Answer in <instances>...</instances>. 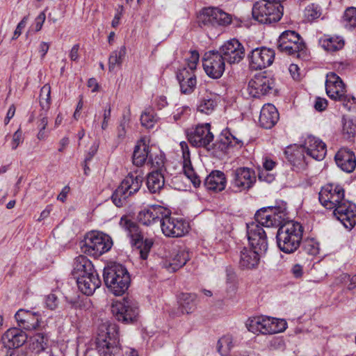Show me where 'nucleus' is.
<instances>
[{
  "label": "nucleus",
  "instance_id": "de8ad7c7",
  "mask_svg": "<svg viewBox=\"0 0 356 356\" xmlns=\"http://www.w3.org/2000/svg\"><path fill=\"white\" fill-rule=\"evenodd\" d=\"M232 347V339L230 336H224L218 341L217 350L222 356L227 355Z\"/></svg>",
  "mask_w": 356,
  "mask_h": 356
},
{
  "label": "nucleus",
  "instance_id": "dca6fc26",
  "mask_svg": "<svg viewBox=\"0 0 356 356\" xmlns=\"http://www.w3.org/2000/svg\"><path fill=\"white\" fill-rule=\"evenodd\" d=\"M160 224L166 236L181 237L188 232V223L181 218L172 217L170 210L168 215L163 216Z\"/></svg>",
  "mask_w": 356,
  "mask_h": 356
},
{
  "label": "nucleus",
  "instance_id": "6e6d98bb",
  "mask_svg": "<svg viewBox=\"0 0 356 356\" xmlns=\"http://www.w3.org/2000/svg\"><path fill=\"white\" fill-rule=\"evenodd\" d=\"M190 54V57L186 59L188 66L186 68L189 70V72H194V70L196 69V66L199 60V54L196 51H191Z\"/></svg>",
  "mask_w": 356,
  "mask_h": 356
},
{
  "label": "nucleus",
  "instance_id": "0eeeda50",
  "mask_svg": "<svg viewBox=\"0 0 356 356\" xmlns=\"http://www.w3.org/2000/svg\"><path fill=\"white\" fill-rule=\"evenodd\" d=\"M113 245L111 237L102 232H91L85 237L81 245L82 251L94 257H98L108 252Z\"/></svg>",
  "mask_w": 356,
  "mask_h": 356
},
{
  "label": "nucleus",
  "instance_id": "ea45409f",
  "mask_svg": "<svg viewBox=\"0 0 356 356\" xmlns=\"http://www.w3.org/2000/svg\"><path fill=\"white\" fill-rule=\"evenodd\" d=\"M126 55V47H120L119 49L113 51L108 58V70L113 72L118 68H120L123 59Z\"/></svg>",
  "mask_w": 356,
  "mask_h": 356
},
{
  "label": "nucleus",
  "instance_id": "f704fd0d",
  "mask_svg": "<svg viewBox=\"0 0 356 356\" xmlns=\"http://www.w3.org/2000/svg\"><path fill=\"white\" fill-rule=\"evenodd\" d=\"M264 254L252 248H243L241 252L240 266L247 269L255 268L259 264L260 257Z\"/></svg>",
  "mask_w": 356,
  "mask_h": 356
},
{
  "label": "nucleus",
  "instance_id": "09e8293b",
  "mask_svg": "<svg viewBox=\"0 0 356 356\" xmlns=\"http://www.w3.org/2000/svg\"><path fill=\"white\" fill-rule=\"evenodd\" d=\"M216 106V102L209 96L204 97L200 102L197 110L205 114H210Z\"/></svg>",
  "mask_w": 356,
  "mask_h": 356
},
{
  "label": "nucleus",
  "instance_id": "412c9836",
  "mask_svg": "<svg viewBox=\"0 0 356 356\" xmlns=\"http://www.w3.org/2000/svg\"><path fill=\"white\" fill-rule=\"evenodd\" d=\"M250 65L252 69L261 70L270 66L275 58V51L269 48H256L249 55Z\"/></svg>",
  "mask_w": 356,
  "mask_h": 356
},
{
  "label": "nucleus",
  "instance_id": "4d7b16f0",
  "mask_svg": "<svg viewBox=\"0 0 356 356\" xmlns=\"http://www.w3.org/2000/svg\"><path fill=\"white\" fill-rule=\"evenodd\" d=\"M129 118L125 115L122 117V119L120 121V125L118 127V138L120 140L124 138L126 135V129L129 125Z\"/></svg>",
  "mask_w": 356,
  "mask_h": 356
},
{
  "label": "nucleus",
  "instance_id": "bf43d9fd",
  "mask_svg": "<svg viewBox=\"0 0 356 356\" xmlns=\"http://www.w3.org/2000/svg\"><path fill=\"white\" fill-rule=\"evenodd\" d=\"M49 111H44L41 110L40 113L39 114L38 117V128H42L46 129L47 124H48V118H47V113Z\"/></svg>",
  "mask_w": 356,
  "mask_h": 356
},
{
  "label": "nucleus",
  "instance_id": "8fccbe9b",
  "mask_svg": "<svg viewBox=\"0 0 356 356\" xmlns=\"http://www.w3.org/2000/svg\"><path fill=\"white\" fill-rule=\"evenodd\" d=\"M322 13L321 8L314 3L308 5L304 11V16L309 22H312L321 17Z\"/></svg>",
  "mask_w": 356,
  "mask_h": 356
},
{
  "label": "nucleus",
  "instance_id": "4be33fe9",
  "mask_svg": "<svg viewBox=\"0 0 356 356\" xmlns=\"http://www.w3.org/2000/svg\"><path fill=\"white\" fill-rule=\"evenodd\" d=\"M168 213L169 209L167 208L160 205L153 204L140 211L138 215V219L142 224L150 225L155 222H161L163 216H166Z\"/></svg>",
  "mask_w": 356,
  "mask_h": 356
},
{
  "label": "nucleus",
  "instance_id": "58836bf2",
  "mask_svg": "<svg viewBox=\"0 0 356 356\" xmlns=\"http://www.w3.org/2000/svg\"><path fill=\"white\" fill-rule=\"evenodd\" d=\"M190 256L188 252L185 249H178L175 250L169 261V268L172 271L181 268L189 260Z\"/></svg>",
  "mask_w": 356,
  "mask_h": 356
},
{
  "label": "nucleus",
  "instance_id": "423d86ee",
  "mask_svg": "<svg viewBox=\"0 0 356 356\" xmlns=\"http://www.w3.org/2000/svg\"><path fill=\"white\" fill-rule=\"evenodd\" d=\"M283 15V6L277 2L261 0L252 8V18L260 24H270L278 22Z\"/></svg>",
  "mask_w": 356,
  "mask_h": 356
},
{
  "label": "nucleus",
  "instance_id": "2eb2a0df",
  "mask_svg": "<svg viewBox=\"0 0 356 356\" xmlns=\"http://www.w3.org/2000/svg\"><path fill=\"white\" fill-rule=\"evenodd\" d=\"M344 193L342 186L328 184L321 188L318 194V200L325 208L331 210L345 199Z\"/></svg>",
  "mask_w": 356,
  "mask_h": 356
},
{
  "label": "nucleus",
  "instance_id": "6ab92c4d",
  "mask_svg": "<svg viewBox=\"0 0 356 356\" xmlns=\"http://www.w3.org/2000/svg\"><path fill=\"white\" fill-rule=\"evenodd\" d=\"M225 60L229 64L238 63L245 57V48L236 39L227 41L220 49Z\"/></svg>",
  "mask_w": 356,
  "mask_h": 356
},
{
  "label": "nucleus",
  "instance_id": "f257e3e1",
  "mask_svg": "<svg viewBox=\"0 0 356 356\" xmlns=\"http://www.w3.org/2000/svg\"><path fill=\"white\" fill-rule=\"evenodd\" d=\"M254 219L255 222L247 224L248 239L252 249L265 254L268 250V242L263 227L280 225L284 219V213L278 208H262L256 212Z\"/></svg>",
  "mask_w": 356,
  "mask_h": 356
},
{
  "label": "nucleus",
  "instance_id": "e2e57ef3",
  "mask_svg": "<svg viewBox=\"0 0 356 356\" xmlns=\"http://www.w3.org/2000/svg\"><path fill=\"white\" fill-rule=\"evenodd\" d=\"M23 141V137H22V132L20 129H18L16 131L13 136V141H12V149H15L19 146V145L22 143Z\"/></svg>",
  "mask_w": 356,
  "mask_h": 356
},
{
  "label": "nucleus",
  "instance_id": "338daca9",
  "mask_svg": "<svg viewBox=\"0 0 356 356\" xmlns=\"http://www.w3.org/2000/svg\"><path fill=\"white\" fill-rule=\"evenodd\" d=\"M291 272L295 278H301L304 274L302 266L295 264L292 266Z\"/></svg>",
  "mask_w": 356,
  "mask_h": 356
},
{
  "label": "nucleus",
  "instance_id": "2f4dec72",
  "mask_svg": "<svg viewBox=\"0 0 356 356\" xmlns=\"http://www.w3.org/2000/svg\"><path fill=\"white\" fill-rule=\"evenodd\" d=\"M177 77L182 93L190 94L194 90L197 83L194 72H189L187 68H183L179 72Z\"/></svg>",
  "mask_w": 356,
  "mask_h": 356
},
{
  "label": "nucleus",
  "instance_id": "aec40b11",
  "mask_svg": "<svg viewBox=\"0 0 356 356\" xmlns=\"http://www.w3.org/2000/svg\"><path fill=\"white\" fill-rule=\"evenodd\" d=\"M256 181L254 172L248 168H239L233 172L232 186L236 192L250 188Z\"/></svg>",
  "mask_w": 356,
  "mask_h": 356
},
{
  "label": "nucleus",
  "instance_id": "7ed1b4c3",
  "mask_svg": "<svg viewBox=\"0 0 356 356\" xmlns=\"http://www.w3.org/2000/svg\"><path fill=\"white\" fill-rule=\"evenodd\" d=\"M118 327L114 323H104L98 328L96 349L100 356H122Z\"/></svg>",
  "mask_w": 356,
  "mask_h": 356
},
{
  "label": "nucleus",
  "instance_id": "69168bd1",
  "mask_svg": "<svg viewBox=\"0 0 356 356\" xmlns=\"http://www.w3.org/2000/svg\"><path fill=\"white\" fill-rule=\"evenodd\" d=\"M46 15L44 12L40 13L35 19V30L39 31L41 30L42 25L45 21Z\"/></svg>",
  "mask_w": 356,
  "mask_h": 356
},
{
  "label": "nucleus",
  "instance_id": "473e14b6",
  "mask_svg": "<svg viewBox=\"0 0 356 356\" xmlns=\"http://www.w3.org/2000/svg\"><path fill=\"white\" fill-rule=\"evenodd\" d=\"M26 334L22 330L13 327L8 330L3 336L4 343L15 349L22 346L27 340Z\"/></svg>",
  "mask_w": 356,
  "mask_h": 356
},
{
  "label": "nucleus",
  "instance_id": "49530a36",
  "mask_svg": "<svg viewBox=\"0 0 356 356\" xmlns=\"http://www.w3.org/2000/svg\"><path fill=\"white\" fill-rule=\"evenodd\" d=\"M234 141L235 142V144L238 143V140L233 135H232L229 131H225L222 133L218 141L215 145L218 146V148L221 151L225 152L229 147L234 145Z\"/></svg>",
  "mask_w": 356,
  "mask_h": 356
},
{
  "label": "nucleus",
  "instance_id": "393cba45",
  "mask_svg": "<svg viewBox=\"0 0 356 356\" xmlns=\"http://www.w3.org/2000/svg\"><path fill=\"white\" fill-rule=\"evenodd\" d=\"M302 147L305 148V153L315 160L321 161L326 155L325 144L314 136H308Z\"/></svg>",
  "mask_w": 356,
  "mask_h": 356
},
{
  "label": "nucleus",
  "instance_id": "39448f33",
  "mask_svg": "<svg viewBox=\"0 0 356 356\" xmlns=\"http://www.w3.org/2000/svg\"><path fill=\"white\" fill-rule=\"evenodd\" d=\"M120 225L131 238V245L138 250L140 258L146 259L153 245V241L150 238L143 240V236L138 225L126 216L121 218Z\"/></svg>",
  "mask_w": 356,
  "mask_h": 356
},
{
  "label": "nucleus",
  "instance_id": "13d9d810",
  "mask_svg": "<svg viewBox=\"0 0 356 356\" xmlns=\"http://www.w3.org/2000/svg\"><path fill=\"white\" fill-rule=\"evenodd\" d=\"M46 307L51 310L55 309L58 305V300L57 296L54 293H50L45 296L44 298Z\"/></svg>",
  "mask_w": 356,
  "mask_h": 356
},
{
  "label": "nucleus",
  "instance_id": "f8f14e48",
  "mask_svg": "<svg viewBox=\"0 0 356 356\" xmlns=\"http://www.w3.org/2000/svg\"><path fill=\"white\" fill-rule=\"evenodd\" d=\"M189 143L196 147H204L207 151L213 149V134L211 132V125L209 123L198 124L188 133Z\"/></svg>",
  "mask_w": 356,
  "mask_h": 356
},
{
  "label": "nucleus",
  "instance_id": "c03bdc74",
  "mask_svg": "<svg viewBox=\"0 0 356 356\" xmlns=\"http://www.w3.org/2000/svg\"><path fill=\"white\" fill-rule=\"evenodd\" d=\"M39 102L41 110L49 111L51 106V86L44 84L40 89Z\"/></svg>",
  "mask_w": 356,
  "mask_h": 356
},
{
  "label": "nucleus",
  "instance_id": "3c124183",
  "mask_svg": "<svg viewBox=\"0 0 356 356\" xmlns=\"http://www.w3.org/2000/svg\"><path fill=\"white\" fill-rule=\"evenodd\" d=\"M156 122V118L152 110H146L140 115L141 124L147 129H152Z\"/></svg>",
  "mask_w": 356,
  "mask_h": 356
},
{
  "label": "nucleus",
  "instance_id": "5fc2aeb1",
  "mask_svg": "<svg viewBox=\"0 0 356 356\" xmlns=\"http://www.w3.org/2000/svg\"><path fill=\"white\" fill-rule=\"evenodd\" d=\"M337 101L341 102L344 108H346L347 111L356 110V99L353 96L345 94Z\"/></svg>",
  "mask_w": 356,
  "mask_h": 356
},
{
  "label": "nucleus",
  "instance_id": "864d4df0",
  "mask_svg": "<svg viewBox=\"0 0 356 356\" xmlns=\"http://www.w3.org/2000/svg\"><path fill=\"white\" fill-rule=\"evenodd\" d=\"M302 249L308 254L316 255L319 252L318 243L314 239H307L303 242Z\"/></svg>",
  "mask_w": 356,
  "mask_h": 356
},
{
  "label": "nucleus",
  "instance_id": "c756f323",
  "mask_svg": "<svg viewBox=\"0 0 356 356\" xmlns=\"http://www.w3.org/2000/svg\"><path fill=\"white\" fill-rule=\"evenodd\" d=\"M279 120V113L275 106L271 104H265L261 109L260 126L264 129H271Z\"/></svg>",
  "mask_w": 356,
  "mask_h": 356
},
{
  "label": "nucleus",
  "instance_id": "5701e85b",
  "mask_svg": "<svg viewBox=\"0 0 356 356\" xmlns=\"http://www.w3.org/2000/svg\"><path fill=\"white\" fill-rule=\"evenodd\" d=\"M15 318L21 329L31 331L40 327L41 318L38 312L20 309L16 312Z\"/></svg>",
  "mask_w": 356,
  "mask_h": 356
},
{
  "label": "nucleus",
  "instance_id": "c9c22d12",
  "mask_svg": "<svg viewBox=\"0 0 356 356\" xmlns=\"http://www.w3.org/2000/svg\"><path fill=\"white\" fill-rule=\"evenodd\" d=\"M151 154L147 141L145 138L141 139L134 148L133 163L136 166L143 165Z\"/></svg>",
  "mask_w": 356,
  "mask_h": 356
},
{
  "label": "nucleus",
  "instance_id": "cd10ccee",
  "mask_svg": "<svg viewBox=\"0 0 356 356\" xmlns=\"http://www.w3.org/2000/svg\"><path fill=\"white\" fill-rule=\"evenodd\" d=\"M305 148L302 146L296 145L287 147L284 151L288 161L298 170L302 169L305 166Z\"/></svg>",
  "mask_w": 356,
  "mask_h": 356
},
{
  "label": "nucleus",
  "instance_id": "1a4fd4ad",
  "mask_svg": "<svg viewBox=\"0 0 356 356\" xmlns=\"http://www.w3.org/2000/svg\"><path fill=\"white\" fill-rule=\"evenodd\" d=\"M142 179L138 176L128 175L113 192L111 199L118 207H122L127 199L137 193L141 187Z\"/></svg>",
  "mask_w": 356,
  "mask_h": 356
},
{
  "label": "nucleus",
  "instance_id": "e433bc0d",
  "mask_svg": "<svg viewBox=\"0 0 356 356\" xmlns=\"http://www.w3.org/2000/svg\"><path fill=\"white\" fill-rule=\"evenodd\" d=\"M164 183V172L152 171L147 177V186L152 193L159 192L163 188Z\"/></svg>",
  "mask_w": 356,
  "mask_h": 356
},
{
  "label": "nucleus",
  "instance_id": "9d476101",
  "mask_svg": "<svg viewBox=\"0 0 356 356\" xmlns=\"http://www.w3.org/2000/svg\"><path fill=\"white\" fill-rule=\"evenodd\" d=\"M111 312L118 321L124 323H133L138 316V303L126 298L122 301L114 302L111 306Z\"/></svg>",
  "mask_w": 356,
  "mask_h": 356
},
{
  "label": "nucleus",
  "instance_id": "774afa93",
  "mask_svg": "<svg viewBox=\"0 0 356 356\" xmlns=\"http://www.w3.org/2000/svg\"><path fill=\"white\" fill-rule=\"evenodd\" d=\"M259 179L261 181H265L266 182H272L275 177L273 175L268 172V171L262 170L259 174Z\"/></svg>",
  "mask_w": 356,
  "mask_h": 356
},
{
  "label": "nucleus",
  "instance_id": "c85d7f7f",
  "mask_svg": "<svg viewBox=\"0 0 356 356\" xmlns=\"http://www.w3.org/2000/svg\"><path fill=\"white\" fill-rule=\"evenodd\" d=\"M180 147L181 148L182 157L184 160L183 170L184 175L191 180L195 187H198L201 184V181L199 176H197L192 167L188 145L186 142H181Z\"/></svg>",
  "mask_w": 356,
  "mask_h": 356
},
{
  "label": "nucleus",
  "instance_id": "a878e982",
  "mask_svg": "<svg viewBox=\"0 0 356 356\" xmlns=\"http://www.w3.org/2000/svg\"><path fill=\"white\" fill-rule=\"evenodd\" d=\"M334 159L337 166L346 172H352L356 167L355 154L348 149L341 148L337 152Z\"/></svg>",
  "mask_w": 356,
  "mask_h": 356
},
{
  "label": "nucleus",
  "instance_id": "a18cd8bd",
  "mask_svg": "<svg viewBox=\"0 0 356 356\" xmlns=\"http://www.w3.org/2000/svg\"><path fill=\"white\" fill-rule=\"evenodd\" d=\"M147 164L151 165V168H153L152 171H160L164 172L165 168V157L164 155L160 152L159 154H151L149 159H148Z\"/></svg>",
  "mask_w": 356,
  "mask_h": 356
},
{
  "label": "nucleus",
  "instance_id": "9b49d317",
  "mask_svg": "<svg viewBox=\"0 0 356 356\" xmlns=\"http://www.w3.org/2000/svg\"><path fill=\"white\" fill-rule=\"evenodd\" d=\"M277 48L282 52L299 57V53L305 49V45L298 33L286 31L278 39Z\"/></svg>",
  "mask_w": 356,
  "mask_h": 356
},
{
  "label": "nucleus",
  "instance_id": "37998d69",
  "mask_svg": "<svg viewBox=\"0 0 356 356\" xmlns=\"http://www.w3.org/2000/svg\"><path fill=\"white\" fill-rule=\"evenodd\" d=\"M342 23L346 29H356V7H349L346 9L342 17Z\"/></svg>",
  "mask_w": 356,
  "mask_h": 356
},
{
  "label": "nucleus",
  "instance_id": "7c9ffc66",
  "mask_svg": "<svg viewBox=\"0 0 356 356\" xmlns=\"http://www.w3.org/2000/svg\"><path fill=\"white\" fill-rule=\"evenodd\" d=\"M204 185L208 191H222L226 186L225 175L221 171L213 170L205 179Z\"/></svg>",
  "mask_w": 356,
  "mask_h": 356
},
{
  "label": "nucleus",
  "instance_id": "20e7f679",
  "mask_svg": "<svg viewBox=\"0 0 356 356\" xmlns=\"http://www.w3.org/2000/svg\"><path fill=\"white\" fill-rule=\"evenodd\" d=\"M103 277L106 286L115 296H122L129 288V274L121 264H115L104 268Z\"/></svg>",
  "mask_w": 356,
  "mask_h": 356
},
{
  "label": "nucleus",
  "instance_id": "ddd939ff",
  "mask_svg": "<svg viewBox=\"0 0 356 356\" xmlns=\"http://www.w3.org/2000/svg\"><path fill=\"white\" fill-rule=\"evenodd\" d=\"M225 58L218 51H209L204 53L202 65L206 74L212 79H219L225 72Z\"/></svg>",
  "mask_w": 356,
  "mask_h": 356
},
{
  "label": "nucleus",
  "instance_id": "6e6552de",
  "mask_svg": "<svg viewBox=\"0 0 356 356\" xmlns=\"http://www.w3.org/2000/svg\"><path fill=\"white\" fill-rule=\"evenodd\" d=\"M284 319L268 316H257L249 319L246 326L250 332L254 334H272L283 332L286 328Z\"/></svg>",
  "mask_w": 356,
  "mask_h": 356
},
{
  "label": "nucleus",
  "instance_id": "b1692460",
  "mask_svg": "<svg viewBox=\"0 0 356 356\" xmlns=\"http://www.w3.org/2000/svg\"><path fill=\"white\" fill-rule=\"evenodd\" d=\"M325 90L328 97L334 100H338L346 94L344 83L341 78L334 72H330L327 75Z\"/></svg>",
  "mask_w": 356,
  "mask_h": 356
},
{
  "label": "nucleus",
  "instance_id": "052dcab7",
  "mask_svg": "<svg viewBox=\"0 0 356 356\" xmlns=\"http://www.w3.org/2000/svg\"><path fill=\"white\" fill-rule=\"evenodd\" d=\"M28 19V16L24 17L23 19L17 24L13 36V40H16L22 34V30L26 25Z\"/></svg>",
  "mask_w": 356,
  "mask_h": 356
},
{
  "label": "nucleus",
  "instance_id": "4c0bfd02",
  "mask_svg": "<svg viewBox=\"0 0 356 356\" xmlns=\"http://www.w3.org/2000/svg\"><path fill=\"white\" fill-rule=\"evenodd\" d=\"M320 46L328 52L339 51L343 47L344 41L338 36L324 35L318 40Z\"/></svg>",
  "mask_w": 356,
  "mask_h": 356
},
{
  "label": "nucleus",
  "instance_id": "a211bd4d",
  "mask_svg": "<svg viewBox=\"0 0 356 356\" xmlns=\"http://www.w3.org/2000/svg\"><path fill=\"white\" fill-rule=\"evenodd\" d=\"M274 87L275 81L272 78L257 74L249 81L248 90L252 97L259 98L270 93Z\"/></svg>",
  "mask_w": 356,
  "mask_h": 356
},
{
  "label": "nucleus",
  "instance_id": "72a5a7b5",
  "mask_svg": "<svg viewBox=\"0 0 356 356\" xmlns=\"http://www.w3.org/2000/svg\"><path fill=\"white\" fill-rule=\"evenodd\" d=\"M95 271L92 262L86 257L79 255L74 259L72 270V275L74 279L76 280L78 277L87 275Z\"/></svg>",
  "mask_w": 356,
  "mask_h": 356
},
{
  "label": "nucleus",
  "instance_id": "4468645a",
  "mask_svg": "<svg viewBox=\"0 0 356 356\" xmlns=\"http://www.w3.org/2000/svg\"><path fill=\"white\" fill-rule=\"evenodd\" d=\"M201 26H227L232 22V17L218 8H204L198 16Z\"/></svg>",
  "mask_w": 356,
  "mask_h": 356
},
{
  "label": "nucleus",
  "instance_id": "bb28decb",
  "mask_svg": "<svg viewBox=\"0 0 356 356\" xmlns=\"http://www.w3.org/2000/svg\"><path fill=\"white\" fill-rule=\"evenodd\" d=\"M76 280L79 289L86 296L92 295L101 285V280L96 271L78 277Z\"/></svg>",
  "mask_w": 356,
  "mask_h": 356
},
{
  "label": "nucleus",
  "instance_id": "a19ab883",
  "mask_svg": "<svg viewBox=\"0 0 356 356\" xmlns=\"http://www.w3.org/2000/svg\"><path fill=\"white\" fill-rule=\"evenodd\" d=\"M48 336L44 332H38L31 337L30 348L36 353H39L47 347Z\"/></svg>",
  "mask_w": 356,
  "mask_h": 356
},
{
  "label": "nucleus",
  "instance_id": "603ef678",
  "mask_svg": "<svg viewBox=\"0 0 356 356\" xmlns=\"http://www.w3.org/2000/svg\"><path fill=\"white\" fill-rule=\"evenodd\" d=\"M343 134L348 138H353L356 132V124L349 118H343Z\"/></svg>",
  "mask_w": 356,
  "mask_h": 356
},
{
  "label": "nucleus",
  "instance_id": "680f3d73",
  "mask_svg": "<svg viewBox=\"0 0 356 356\" xmlns=\"http://www.w3.org/2000/svg\"><path fill=\"white\" fill-rule=\"evenodd\" d=\"M111 107L110 105H108V106L106 107V108L104 111L103 114V121L102 123V129L103 130H105L108 127V122L111 118Z\"/></svg>",
  "mask_w": 356,
  "mask_h": 356
},
{
  "label": "nucleus",
  "instance_id": "0e129e2a",
  "mask_svg": "<svg viewBox=\"0 0 356 356\" xmlns=\"http://www.w3.org/2000/svg\"><path fill=\"white\" fill-rule=\"evenodd\" d=\"M327 106V101L325 98L316 97L314 103V108L318 111H324Z\"/></svg>",
  "mask_w": 356,
  "mask_h": 356
},
{
  "label": "nucleus",
  "instance_id": "79ce46f5",
  "mask_svg": "<svg viewBox=\"0 0 356 356\" xmlns=\"http://www.w3.org/2000/svg\"><path fill=\"white\" fill-rule=\"evenodd\" d=\"M196 295L194 293H181L179 296L180 305L182 312L190 314L192 313L196 307Z\"/></svg>",
  "mask_w": 356,
  "mask_h": 356
},
{
  "label": "nucleus",
  "instance_id": "f03ea898",
  "mask_svg": "<svg viewBox=\"0 0 356 356\" xmlns=\"http://www.w3.org/2000/svg\"><path fill=\"white\" fill-rule=\"evenodd\" d=\"M280 211H285L278 208ZM276 227H279L276 234L277 243L280 250L285 253L294 252L300 246L302 238L303 227L298 222L289 220L283 222Z\"/></svg>",
  "mask_w": 356,
  "mask_h": 356
},
{
  "label": "nucleus",
  "instance_id": "f3484780",
  "mask_svg": "<svg viewBox=\"0 0 356 356\" xmlns=\"http://www.w3.org/2000/svg\"><path fill=\"white\" fill-rule=\"evenodd\" d=\"M334 216L346 228L351 229L356 224V205L344 199L333 209Z\"/></svg>",
  "mask_w": 356,
  "mask_h": 356
}]
</instances>
